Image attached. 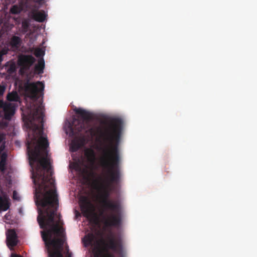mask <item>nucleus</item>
<instances>
[{
	"label": "nucleus",
	"instance_id": "nucleus-25",
	"mask_svg": "<svg viewBox=\"0 0 257 257\" xmlns=\"http://www.w3.org/2000/svg\"><path fill=\"white\" fill-rule=\"evenodd\" d=\"M11 257H23L21 255L17 254H12L11 255Z\"/></svg>",
	"mask_w": 257,
	"mask_h": 257
},
{
	"label": "nucleus",
	"instance_id": "nucleus-20",
	"mask_svg": "<svg viewBox=\"0 0 257 257\" xmlns=\"http://www.w3.org/2000/svg\"><path fill=\"white\" fill-rule=\"evenodd\" d=\"M23 11V8L21 6L17 5H14L10 9V12L13 14H18Z\"/></svg>",
	"mask_w": 257,
	"mask_h": 257
},
{
	"label": "nucleus",
	"instance_id": "nucleus-15",
	"mask_svg": "<svg viewBox=\"0 0 257 257\" xmlns=\"http://www.w3.org/2000/svg\"><path fill=\"white\" fill-rule=\"evenodd\" d=\"M45 67V62L43 58H41L38 60V64L35 66V71L38 74H42L44 72Z\"/></svg>",
	"mask_w": 257,
	"mask_h": 257
},
{
	"label": "nucleus",
	"instance_id": "nucleus-9",
	"mask_svg": "<svg viewBox=\"0 0 257 257\" xmlns=\"http://www.w3.org/2000/svg\"><path fill=\"white\" fill-rule=\"evenodd\" d=\"M35 61V58L32 55H22L20 56L18 58V64L20 67V73L22 75L27 73Z\"/></svg>",
	"mask_w": 257,
	"mask_h": 257
},
{
	"label": "nucleus",
	"instance_id": "nucleus-11",
	"mask_svg": "<svg viewBox=\"0 0 257 257\" xmlns=\"http://www.w3.org/2000/svg\"><path fill=\"white\" fill-rule=\"evenodd\" d=\"M7 244L9 247H14L18 243L17 234L14 229H10L6 233Z\"/></svg>",
	"mask_w": 257,
	"mask_h": 257
},
{
	"label": "nucleus",
	"instance_id": "nucleus-18",
	"mask_svg": "<svg viewBox=\"0 0 257 257\" xmlns=\"http://www.w3.org/2000/svg\"><path fill=\"white\" fill-rule=\"evenodd\" d=\"M21 39L19 37L14 36L11 38L10 43L13 48L18 49L21 46Z\"/></svg>",
	"mask_w": 257,
	"mask_h": 257
},
{
	"label": "nucleus",
	"instance_id": "nucleus-27",
	"mask_svg": "<svg viewBox=\"0 0 257 257\" xmlns=\"http://www.w3.org/2000/svg\"><path fill=\"white\" fill-rule=\"evenodd\" d=\"M101 252L100 251H98V252L96 253V254H95V257H99V256L100 255Z\"/></svg>",
	"mask_w": 257,
	"mask_h": 257
},
{
	"label": "nucleus",
	"instance_id": "nucleus-23",
	"mask_svg": "<svg viewBox=\"0 0 257 257\" xmlns=\"http://www.w3.org/2000/svg\"><path fill=\"white\" fill-rule=\"evenodd\" d=\"M13 199L14 200H20V198L19 197L18 194V193L17 192V191L16 190H14L13 191Z\"/></svg>",
	"mask_w": 257,
	"mask_h": 257
},
{
	"label": "nucleus",
	"instance_id": "nucleus-28",
	"mask_svg": "<svg viewBox=\"0 0 257 257\" xmlns=\"http://www.w3.org/2000/svg\"><path fill=\"white\" fill-rule=\"evenodd\" d=\"M3 61L2 55L0 54V63Z\"/></svg>",
	"mask_w": 257,
	"mask_h": 257
},
{
	"label": "nucleus",
	"instance_id": "nucleus-4",
	"mask_svg": "<svg viewBox=\"0 0 257 257\" xmlns=\"http://www.w3.org/2000/svg\"><path fill=\"white\" fill-rule=\"evenodd\" d=\"M101 242L103 245L104 250L106 251V253L103 257H114L113 254L108 252L109 249L112 250L119 257H124L125 255L124 243L123 236L120 234L115 236H108L107 241L101 240Z\"/></svg>",
	"mask_w": 257,
	"mask_h": 257
},
{
	"label": "nucleus",
	"instance_id": "nucleus-13",
	"mask_svg": "<svg viewBox=\"0 0 257 257\" xmlns=\"http://www.w3.org/2000/svg\"><path fill=\"white\" fill-rule=\"evenodd\" d=\"M85 139L84 136L79 137V138L74 140L70 146V151L72 152L77 151L81 147L84 145Z\"/></svg>",
	"mask_w": 257,
	"mask_h": 257
},
{
	"label": "nucleus",
	"instance_id": "nucleus-2",
	"mask_svg": "<svg viewBox=\"0 0 257 257\" xmlns=\"http://www.w3.org/2000/svg\"><path fill=\"white\" fill-rule=\"evenodd\" d=\"M99 135L105 145L100 149L98 164L106 171L107 177L100 185V215L105 228L118 227L122 223V207L118 200L109 199L113 189L112 184H118L121 176L119 169L120 156L118 149L123 121L119 117H109L103 122Z\"/></svg>",
	"mask_w": 257,
	"mask_h": 257
},
{
	"label": "nucleus",
	"instance_id": "nucleus-24",
	"mask_svg": "<svg viewBox=\"0 0 257 257\" xmlns=\"http://www.w3.org/2000/svg\"><path fill=\"white\" fill-rule=\"evenodd\" d=\"M51 257H62V255L59 253H54L51 254Z\"/></svg>",
	"mask_w": 257,
	"mask_h": 257
},
{
	"label": "nucleus",
	"instance_id": "nucleus-10",
	"mask_svg": "<svg viewBox=\"0 0 257 257\" xmlns=\"http://www.w3.org/2000/svg\"><path fill=\"white\" fill-rule=\"evenodd\" d=\"M80 208L83 215L86 218H88L93 214V205L86 197L81 200Z\"/></svg>",
	"mask_w": 257,
	"mask_h": 257
},
{
	"label": "nucleus",
	"instance_id": "nucleus-1",
	"mask_svg": "<svg viewBox=\"0 0 257 257\" xmlns=\"http://www.w3.org/2000/svg\"><path fill=\"white\" fill-rule=\"evenodd\" d=\"M35 185V200L38 207L37 221L48 257L54 253L63 254L65 241V230L60 225V214H57L58 195L52 177L49 160H29ZM67 257H71L68 253Z\"/></svg>",
	"mask_w": 257,
	"mask_h": 257
},
{
	"label": "nucleus",
	"instance_id": "nucleus-21",
	"mask_svg": "<svg viewBox=\"0 0 257 257\" xmlns=\"http://www.w3.org/2000/svg\"><path fill=\"white\" fill-rule=\"evenodd\" d=\"M45 51L41 48H37L35 50L34 55L38 58L43 57Z\"/></svg>",
	"mask_w": 257,
	"mask_h": 257
},
{
	"label": "nucleus",
	"instance_id": "nucleus-22",
	"mask_svg": "<svg viewBox=\"0 0 257 257\" xmlns=\"http://www.w3.org/2000/svg\"><path fill=\"white\" fill-rule=\"evenodd\" d=\"M22 28L23 29V31L25 32H26L28 31V29L29 28V24L27 21H24L22 22Z\"/></svg>",
	"mask_w": 257,
	"mask_h": 257
},
{
	"label": "nucleus",
	"instance_id": "nucleus-8",
	"mask_svg": "<svg viewBox=\"0 0 257 257\" xmlns=\"http://www.w3.org/2000/svg\"><path fill=\"white\" fill-rule=\"evenodd\" d=\"M44 1V0H35L36 3L30 6L29 17L36 22H43L47 16L44 10L39 11Z\"/></svg>",
	"mask_w": 257,
	"mask_h": 257
},
{
	"label": "nucleus",
	"instance_id": "nucleus-17",
	"mask_svg": "<svg viewBox=\"0 0 257 257\" xmlns=\"http://www.w3.org/2000/svg\"><path fill=\"white\" fill-rule=\"evenodd\" d=\"M95 235L92 233H89L84 238V243L86 245H92L95 239Z\"/></svg>",
	"mask_w": 257,
	"mask_h": 257
},
{
	"label": "nucleus",
	"instance_id": "nucleus-14",
	"mask_svg": "<svg viewBox=\"0 0 257 257\" xmlns=\"http://www.w3.org/2000/svg\"><path fill=\"white\" fill-rule=\"evenodd\" d=\"M2 120L0 121V128L5 129L8 125V120L5 119L3 117H1ZM6 134L0 133V152L4 151L5 148V144L3 143V141L5 140Z\"/></svg>",
	"mask_w": 257,
	"mask_h": 257
},
{
	"label": "nucleus",
	"instance_id": "nucleus-3",
	"mask_svg": "<svg viewBox=\"0 0 257 257\" xmlns=\"http://www.w3.org/2000/svg\"><path fill=\"white\" fill-rule=\"evenodd\" d=\"M74 110L76 113L80 115L82 119L75 117L73 118L72 122L69 124L72 135H77L82 132H89L92 135L94 130L90 124V121L92 119V114L81 108H75Z\"/></svg>",
	"mask_w": 257,
	"mask_h": 257
},
{
	"label": "nucleus",
	"instance_id": "nucleus-5",
	"mask_svg": "<svg viewBox=\"0 0 257 257\" xmlns=\"http://www.w3.org/2000/svg\"><path fill=\"white\" fill-rule=\"evenodd\" d=\"M12 183L11 176L9 174L6 176L5 181H0V212L7 211L10 207L9 193Z\"/></svg>",
	"mask_w": 257,
	"mask_h": 257
},
{
	"label": "nucleus",
	"instance_id": "nucleus-12",
	"mask_svg": "<svg viewBox=\"0 0 257 257\" xmlns=\"http://www.w3.org/2000/svg\"><path fill=\"white\" fill-rule=\"evenodd\" d=\"M7 159V154L6 152H4L1 155V160L0 161V171L2 174L4 176V177L6 178V176L7 175L11 176L12 177L11 174L12 171L11 170H8L6 168V163Z\"/></svg>",
	"mask_w": 257,
	"mask_h": 257
},
{
	"label": "nucleus",
	"instance_id": "nucleus-7",
	"mask_svg": "<svg viewBox=\"0 0 257 257\" xmlns=\"http://www.w3.org/2000/svg\"><path fill=\"white\" fill-rule=\"evenodd\" d=\"M5 90L6 86L0 85V96L3 95ZM0 108L3 109L0 111V117H3L6 119L11 120L15 112L14 105L10 103L4 102L3 100H0Z\"/></svg>",
	"mask_w": 257,
	"mask_h": 257
},
{
	"label": "nucleus",
	"instance_id": "nucleus-26",
	"mask_svg": "<svg viewBox=\"0 0 257 257\" xmlns=\"http://www.w3.org/2000/svg\"><path fill=\"white\" fill-rule=\"evenodd\" d=\"M3 180V181H5V178L4 177V176L2 174V173H1V177H0V181L1 180Z\"/></svg>",
	"mask_w": 257,
	"mask_h": 257
},
{
	"label": "nucleus",
	"instance_id": "nucleus-16",
	"mask_svg": "<svg viewBox=\"0 0 257 257\" xmlns=\"http://www.w3.org/2000/svg\"><path fill=\"white\" fill-rule=\"evenodd\" d=\"M85 155L89 162L92 164L94 163L95 160V155L93 150L87 149L85 152Z\"/></svg>",
	"mask_w": 257,
	"mask_h": 257
},
{
	"label": "nucleus",
	"instance_id": "nucleus-6",
	"mask_svg": "<svg viewBox=\"0 0 257 257\" xmlns=\"http://www.w3.org/2000/svg\"><path fill=\"white\" fill-rule=\"evenodd\" d=\"M24 87L28 96L33 100L37 101L40 97L39 95L43 93L44 89V84L40 81L34 83L27 81L24 84Z\"/></svg>",
	"mask_w": 257,
	"mask_h": 257
},
{
	"label": "nucleus",
	"instance_id": "nucleus-19",
	"mask_svg": "<svg viewBox=\"0 0 257 257\" xmlns=\"http://www.w3.org/2000/svg\"><path fill=\"white\" fill-rule=\"evenodd\" d=\"M7 98L10 101H18L20 100L18 93L15 91L9 93L7 96Z\"/></svg>",
	"mask_w": 257,
	"mask_h": 257
}]
</instances>
